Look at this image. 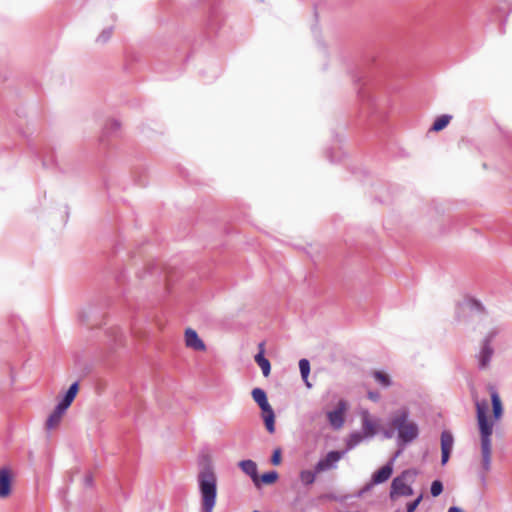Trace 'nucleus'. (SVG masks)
I'll return each mask as SVG.
<instances>
[{
    "label": "nucleus",
    "instance_id": "obj_29",
    "mask_svg": "<svg viewBox=\"0 0 512 512\" xmlns=\"http://www.w3.org/2000/svg\"><path fill=\"white\" fill-rule=\"evenodd\" d=\"M422 498L423 496L419 495L414 501L409 502L406 506V512H414L422 501Z\"/></svg>",
    "mask_w": 512,
    "mask_h": 512
},
{
    "label": "nucleus",
    "instance_id": "obj_1",
    "mask_svg": "<svg viewBox=\"0 0 512 512\" xmlns=\"http://www.w3.org/2000/svg\"><path fill=\"white\" fill-rule=\"evenodd\" d=\"M476 416L480 431L481 440V464L483 472L480 474L482 483L486 481V473L491 468V435L493 433V423L488 421L487 411L488 402L487 400H475Z\"/></svg>",
    "mask_w": 512,
    "mask_h": 512
},
{
    "label": "nucleus",
    "instance_id": "obj_34",
    "mask_svg": "<svg viewBox=\"0 0 512 512\" xmlns=\"http://www.w3.org/2000/svg\"><path fill=\"white\" fill-rule=\"evenodd\" d=\"M85 486L90 487L93 485V477L90 474H87L84 478Z\"/></svg>",
    "mask_w": 512,
    "mask_h": 512
},
{
    "label": "nucleus",
    "instance_id": "obj_27",
    "mask_svg": "<svg viewBox=\"0 0 512 512\" xmlns=\"http://www.w3.org/2000/svg\"><path fill=\"white\" fill-rule=\"evenodd\" d=\"M112 33H113V27H108V28H105L102 30V32L99 34V36L97 37V42L98 43H106L109 41V39L111 38L112 36Z\"/></svg>",
    "mask_w": 512,
    "mask_h": 512
},
{
    "label": "nucleus",
    "instance_id": "obj_24",
    "mask_svg": "<svg viewBox=\"0 0 512 512\" xmlns=\"http://www.w3.org/2000/svg\"><path fill=\"white\" fill-rule=\"evenodd\" d=\"M279 478V474L277 471L272 470L266 473H263L261 477H259V484L263 483L266 485H270L275 483Z\"/></svg>",
    "mask_w": 512,
    "mask_h": 512
},
{
    "label": "nucleus",
    "instance_id": "obj_6",
    "mask_svg": "<svg viewBox=\"0 0 512 512\" xmlns=\"http://www.w3.org/2000/svg\"><path fill=\"white\" fill-rule=\"evenodd\" d=\"M347 408V402L341 399L338 401L334 410L327 412L328 422L334 430H338L343 427L345 422V412Z\"/></svg>",
    "mask_w": 512,
    "mask_h": 512
},
{
    "label": "nucleus",
    "instance_id": "obj_22",
    "mask_svg": "<svg viewBox=\"0 0 512 512\" xmlns=\"http://www.w3.org/2000/svg\"><path fill=\"white\" fill-rule=\"evenodd\" d=\"M251 394H252L253 400L258 404V406L260 408L263 407L264 405L269 404L268 399H267V394L263 389L254 388L252 390Z\"/></svg>",
    "mask_w": 512,
    "mask_h": 512
},
{
    "label": "nucleus",
    "instance_id": "obj_7",
    "mask_svg": "<svg viewBox=\"0 0 512 512\" xmlns=\"http://www.w3.org/2000/svg\"><path fill=\"white\" fill-rule=\"evenodd\" d=\"M346 451H330L327 453V455L320 459L315 467L316 472H324L327 470L335 469L337 467V462L343 458Z\"/></svg>",
    "mask_w": 512,
    "mask_h": 512
},
{
    "label": "nucleus",
    "instance_id": "obj_17",
    "mask_svg": "<svg viewBox=\"0 0 512 512\" xmlns=\"http://www.w3.org/2000/svg\"><path fill=\"white\" fill-rule=\"evenodd\" d=\"M65 409H60V406L56 405L53 412L49 415L47 421H46V428L47 429H53L57 427L61 421V418L63 414L65 413Z\"/></svg>",
    "mask_w": 512,
    "mask_h": 512
},
{
    "label": "nucleus",
    "instance_id": "obj_23",
    "mask_svg": "<svg viewBox=\"0 0 512 512\" xmlns=\"http://www.w3.org/2000/svg\"><path fill=\"white\" fill-rule=\"evenodd\" d=\"M366 438L363 433L353 432L349 435V438L346 443V450H351L357 445H359L363 439Z\"/></svg>",
    "mask_w": 512,
    "mask_h": 512
},
{
    "label": "nucleus",
    "instance_id": "obj_8",
    "mask_svg": "<svg viewBox=\"0 0 512 512\" xmlns=\"http://www.w3.org/2000/svg\"><path fill=\"white\" fill-rule=\"evenodd\" d=\"M453 445H454V438H453L452 433L448 430H444L441 433V451H442L441 464L442 465H445L449 461L451 451L453 449Z\"/></svg>",
    "mask_w": 512,
    "mask_h": 512
},
{
    "label": "nucleus",
    "instance_id": "obj_25",
    "mask_svg": "<svg viewBox=\"0 0 512 512\" xmlns=\"http://www.w3.org/2000/svg\"><path fill=\"white\" fill-rule=\"evenodd\" d=\"M373 377L383 387H389L392 384L391 378L388 374L381 371H374Z\"/></svg>",
    "mask_w": 512,
    "mask_h": 512
},
{
    "label": "nucleus",
    "instance_id": "obj_10",
    "mask_svg": "<svg viewBox=\"0 0 512 512\" xmlns=\"http://www.w3.org/2000/svg\"><path fill=\"white\" fill-rule=\"evenodd\" d=\"M393 460L394 459H391L388 463L373 473L371 478L372 484L378 485L384 483L391 477L393 473Z\"/></svg>",
    "mask_w": 512,
    "mask_h": 512
},
{
    "label": "nucleus",
    "instance_id": "obj_30",
    "mask_svg": "<svg viewBox=\"0 0 512 512\" xmlns=\"http://www.w3.org/2000/svg\"><path fill=\"white\" fill-rule=\"evenodd\" d=\"M280 462H281V450L279 448H277L273 451V454L271 456V463L273 465H279Z\"/></svg>",
    "mask_w": 512,
    "mask_h": 512
},
{
    "label": "nucleus",
    "instance_id": "obj_13",
    "mask_svg": "<svg viewBox=\"0 0 512 512\" xmlns=\"http://www.w3.org/2000/svg\"><path fill=\"white\" fill-rule=\"evenodd\" d=\"M262 411V418L265 427L269 433L275 432V413L270 404L264 405L260 408Z\"/></svg>",
    "mask_w": 512,
    "mask_h": 512
},
{
    "label": "nucleus",
    "instance_id": "obj_20",
    "mask_svg": "<svg viewBox=\"0 0 512 512\" xmlns=\"http://www.w3.org/2000/svg\"><path fill=\"white\" fill-rule=\"evenodd\" d=\"M451 119L452 116L448 114H443L437 117L434 123L432 124L430 130L435 132L443 130L449 124Z\"/></svg>",
    "mask_w": 512,
    "mask_h": 512
},
{
    "label": "nucleus",
    "instance_id": "obj_3",
    "mask_svg": "<svg viewBox=\"0 0 512 512\" xmlns=\"http://www.w3.org/2000/svg\"><path fill=\"white\" fill-rule=\"evenodd\" d=\"M389 425L398 432V440L403 444L413 442L419 436L418 424L410 420V411L402 407L392 413Z\"/></svg>",
    "mask_w": 512,
    "mask_h": 512
},
{
    "label": "nucleus",
    "instance_id": "obj_2",
    "mask_svg": "<svg viewBox=\"0 0 512 512\" xmlns=\"http://www.w3.org/2000/svg\"><path fill=\"white\" fill-rule=\"evenodd\" d=\"M201 495V512H213L217 497V477L211 466L204 467L197 477Z\"/></svg>",
    "mask_w": 512,
    "mask_h": 512
},
{
    "label": "nucleus",
    "instance_id": "obj_36",
    "mask_svg": "<svg viewBox=\"0 0 512 512\" xmlns=\"http://www.w3.org/2000/svg\"><path fill=\"white\" fill-rule=\"evenodd\" d=\"M448 512H464L460 507L452 506L448 509Z\"/></svg>",
    "mask_w": 512,
    "mask_h": 512
},
{
    "label": "nucleus",
    "instance_id": "obj_28",
    "mask_svg": "<svg viewBox=\"0 0 512 512\" xmlns=\"http://www.w3.org/2000/svg\"><path fill=\"white\" fill-rule=\"evenodd\" d=\"M443 492V483L440 480H434L430 487V493L433 497L439 496Z\"/></svg>",
    "mask_w": 512,
    "mask_h": 512
},
{
    "label": "nucleus",
    "instance_id": "obj_35",
    "mask_svg": "<svg viewBox=\"0 0 512 512\" xmlns=\"http://www.w3.org/2000/svg\"><path fill=\"white\" fill-rule=\"evenodd\" d=\"M374 485H375V484H372V481H371L370 483L366 484V485L362 488V490L360 491V494H363L364 492L369 491V490L372 488V486H374Z\"/></svg>",
    "mask_w": 512,
    "mask_h": 512
},
{
    "label": "nucleus",
    "instance_id": "obj_14",
    "mask_svg": "<svg viewBox=\"0 0 512 512\" xmlns=\"http://www.w3.org/2000/svg\"><path fill=\"white\" fill-rule=\"evenodd\" d=\"M488 388L491 394L493 417L495 420H499L503 414V406L500 396L493 386H489Z\"/></svg>",
    "mask_w": 512,
    "mask_h": 512
},
{
    "label": "nucleus",
    "instance_id": "obj_32",
    "mask_svg": "<svg viewBox=\"0 0 512 512\" xmlns=\"http://www.w3.org/2000/svg\"><path fill=\"white\" fill-rule=\"evenodd\" d=\"M78 390H79V383L76 381L74 383H72L70 385V387L68 388V392L71 393L73 396L76 397L77 393H78Z\"/></svg>",
    "mask_w": 512,
    "mask_h": 512
},
{
    "label": "nucleus",
    "instance_id": "obj_11",
    "mask_svg": "<svg viewBox=\"0 0 512 512\" xmlns=\"http://www.w3.org/2000/svg\"><path fill=\"white\" fill-rule=\"evenodd\" d=\"M185 342L187 347L196 351H204L206 348L204 342L199 338L197 332L191 328H188L185 331Z\"/></svg>",
    "mask_w": 512,
    "mask_h": 512
},
{
    "label": "nucleus",
    "instance_id": "obj_21",
    "mask_svg": "<svg viewBox=\"0 0 512 512\" xmlns=\"http://www.w3.org/2000/svg\"><path fill=\"white\" fill-rule=\"evenodd\" d=\"M299 369H300V373H301V377L303 379V381L305 382V385L308 387V388H311V383L308 381V376H309V373H310V362L309 360L303 358L299 361Z\"/></svg>",
    "mask_w": 512,
    "mask_h": 512
},
{
    "label": "nucleus",
    "instance_id": "obj_16",
    "mask_svg": "<svg viewBox=\"0 0 512 512\" xmlns=\"http://www.w3.org/2000/svg\"><path fill=\"white\" fill-rule=\"evenodd\" d=\"M362 430L366 438H372L376 435V423L370 419L368 412L362 416Z\"/></svg>",
    "mask_w": 512,
    "mask_h": 512
},
{
    "label": "nucleus",
    "instance_id": "obj_12",
    "mask_svg": "<svg viewBox=\"0 0 512 512\" xmlns=\"http://www.w3.org/2000/svg\"><path fill=\"white\" fill-rule=\"evenodd\" d=\"M241 470L249 475L256 487H259V475L257 471V465L253 460H242L239 462Z\"/></svg>",
    "mask_w": 512,
    "mask_h": 512
},
{
    "label": "nucleus",
    "instance_id": "obj_26",
    "mask_svg": "<svg viewBox=\"0 0 512 512\" xmlns=\"http://www.w3.org/2000/svg\"><path fill=\"white\" fill-rule=\"evenodd\" d=\"M74 399H75V396H73L71 393L66 391L65 395L63 396V398L60 400V402L57 405L60 406V409L63 408L65 410H67L69 408V406L72 404Z\"/></svg>",
    "mask_w": 512,
    "mask_h": 512
},
{
    "label": "nucleus",
    "instance_id": "obj_18",
    "mask_svg": "<svg viewBox=\"0 0 512 512\" xmlns=\"http://www.w3.org/2000/svg\"><path fill=\"white\" fill-rule=\"evenodd\" d=\"M121 128V123L118 120H109L104 128L101 136V141L110 136H115Z\"/></svg>",
    "mask_w": 512,
    "mask_h": 512
},
{
    "label": "nucleus",
    "instance_id": "obj_19",
    "mask_svg": "<svg viewBox=\"0 0 512 512\" xmlns=\"http://www.w3.org/2000/svg\"><path fill=\"white\" fill-rule=\"evenodd\" d=\"M318 473L319 472H316V467H314V470H301L299 479L302 485L305 487L311 486L315 482Z\"/></svg>",
    "mask_w": 512,
    "mask_h": 512
},
{
    "label": "nucleus",
    "instance_id": "obj_9",
    "mask_svg": "<svg viewBox=\"0 0 512 512\" xmlns=\"http://www.w3.org/2000/svg\"><path fill=\"white\" fill-rule=\"evenodd\" d=\"M12 473L8 467L0 469V498H7L11 494Z\"/></svg>",
    "mask_w": 512,
    "mask_h": 512
},
{
    "label": "nucleus",
    "instance_id": "obj_33",
    "mask_svg": "<svg viewBox=\"0 0 512 512\" xmlns=\"http://www.w3.org/2000/svg\"><path fill=\"white\" fill-rule=\"evenodd\" d=\"M368 398L374 402L378 401L380 399V394L376 391H369L368 392Z\"/></svg>",
    "mask_w": 512,
    "mask_h": 512
},
{
    "label": "nucleus",
    "instance_id": "obj_15",
    "mask_svg": "<svg viewBox=\"0 0 512 512\" xmlns=\"http://www.w3.org/2000/svg\"><path fill=\"white\" fill-rule=\"evenodd\" d=\"M260 351L255 355L254 360L260 366L262 373L265 377L269 376L271 372L270 361L264 356V343L259 344Z\"/></svg>",
    "mask_w": 512,
    "mask_h": 512
},
{
    "label": "nucleus",
    "instance_id": "obj_5",
    "mask_svg": "<svg viewBox=\"0 0 512 512\" xmlns=\"http://www.w3.org/2000/svg\"><path fill=\"white\" fill-rule=\"evenodd\" d=\"M496 330L490 331L482 341L479 353L476 355L478 361V369L485 370L489 367L491 359L494 355V348L492 342L497 335Z\"/></svg>",
    "mask_w": 512,
    "mask_h": 512
},
{
    "label": "nucleus",
    "instance_id": "obj_37",
    "mask_svg": "<svg viewBox=\"0 0 512 512\" xmlns=\"http://www.w3.org/2000/svg\"><path fill=\"white\" fill-rule=\"evenodd\" d=\"M472 305H473V306H475V307H476L477 309H479V310H482V309H483L482 305H481L478 301H475V300H474V301L472 302Z\"/></svg>",
    "mask_w": 512,
    "mask_h": 512
},
{
    "label": "nucleus",
    "instance_id": "obj_31",
    "mask_svg": "<svg viewBox=\"0 0 512 512\" xmlns=\"http://www.w3.org/2000/svg\"><path fill=\"white\" fill-rule=\"evenodd\" d=\"M388 426H389V428L383 429V431H382L383 437L386 439L392 438L396 431V429L392 428L389 424H388Z\"/></svg>",
    "mask_w": 512,
    "mask_h": 512
},
{
    "label": "nucleus",
    "instance_id": "obj_4",
    "mask_svg": "<svg viewBox=\"0 0 512 512\" xmlns=\"http://www.w3.org/2000/svg\"><path fill=\"white\" fill-rule=\"evenodd\" d=\"M416 472L413 470H404L400 475L392 480L390 487V498L392 500L400 496H411L413 494L412 487L408 484L415 477Z\"/></svg>",
    "mask_w": 512,
    "mask_h": 512
}]
</instances>
